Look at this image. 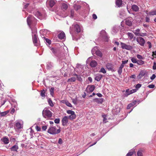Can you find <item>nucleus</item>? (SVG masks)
I'll return each instance as SVG.
<instances>
[{"label":"nucleus","mask_w":156,"mask_h":156,"mask_svg":"<svg viewBox=\"0 0 156 156\" xmlns=\"http://www.w3.org/2000/svg\"><path fill=\"white\" fill-rule=\"evenodd\" d=\"M27 22L28 25L31 29L32 33L33 41L35 46H38L39 43L37 35V29L36 28H32V26H35L37 23V20L31 15H29L27 18Z\"/></svg>","instance_id":"nucleus-1"},{"label":"nucleus","mask_w":156,"mask_h":156,"mask_svg":"<svg viewBox=\"0 0 156 156\" xmlns=\"http://www.w3.org/2000/svg\"><path fill=\"white\" fill-rule=\"evenodd\" d=\"M49 48L51 51L52 53L54 55L58 57H59L60 56V55H62L63 56L65 55V52H66L67 51H68L67 48L66 46L63 47V48L64 50L66 49V50L67 51H65V52L63 51H62V52H61L58 49L54 48H53L50 47Z\"/></svg>","instance_id":"nucleus-2"},{"label":"nucleus","mask_w":156,"mask_h":156,"mask_svg":"<svg viewBox=\"0 0 156 156\" xmlns=\"http://www.w3.org/2000/svg\"><path fill=\"white\" fill-rule=\"evenodd\" d=\"M49 48L51 51L52 53L54 55L58 57H59L60 56V55H62L63 56L65 55V52H66L67 51H68L67 48L66 46L63 47V48L64 50L66 49V50L67 51H65V52L63 51H62V52H61L58 49L54 48H53L50 47Z\"/></svg>","instance_id":"nucleus-3"},{"label":"nucleus","mask_w":156,"mask_h":156,"mask_svg":"<svg viewBox=\"0 0 156 156\" xmlns=\"http://www.w3.org/2000/svg\"><path fill=\"white\" fill-rule=\"evenodd\" d=\"M43 116L47 119H51L52 116V113L47 108H45L42 112Z\"/></svg>","instance_id":"nucleus-4"},{"label":"nucleus","mask_w":156,"mask_h":156,"mask_svg":"<svg viewBox=\"0 0 156 156\" xmlns=\"http://www.w3.org/2000/svg\"><path fill=\"white\" fill-rule=\"evenodd\" d=\"M60 129H57L55 126H51L48 129V132L50 134L55 135L60 133Z\"/></svg>","instance_id":"nucleus-5"},{"label":"nucleus","mask_w":156,"mask_h":156,"mask_svg":"<svg viewBox=\"0 0 156 156\" xmlns=\"http://www.w3.org/2000/svg\"><path fill=\"white\" fill-rule=\"evenodd\" d=\"M33 13L35 16L41 20L45 19L46 17L45 14H41L38 10H35Z\"/></svg>","instance_id":"nucleus-6"},{"label":"nucleus","mask_w":156,"mask_h":156,"mask_svg":"<svg viewBox=\"0 0 156 156\" xmlns=\"http://www.w3.org/2000/svg\"><path fill=\"white\" fill-rule=\"evenodd\" d=\"M100 37L101 39L104 41L107 42L108 41V38L106 33L105 30H102L100 33Z\"/></svg>","instance_id":"nucleus-7"},{"label":"nucleus","mask_w":156,"mask_h":156,"mask_svg":"<svg viewBox=\"0 0 156 156\" xmlns=\"http://www.w3.org/2000/svg\"><path fill=\"white\" fill-rule=\"evenodd\" d=\"M120 44L122 48L123 49H126L127 50H130L132 49L133 47L132 46L127 45L126 44L121 42Z\"/></svg>","instance_id":"nucleus-8"},{"label":"nucleus","mask_w":156,"mask_h":156,"mask_svg":"<svg viewBox=\"0 0 156 156\" xmlns=\"http://www.w3.org/2000/svg\"><path fill=\"white\" fill-rule=\"evenodd\" d=\"M137 42L141 46H144L145 43L144 39L142 37H139L136 39Z\"/></svg>","instance_id":"nucleus-9"},{"label":"nucleus","mask_w":156,"mask_h":156,"mask_svg":"<svg viewBox=\"0 0 156 156\" xmlns=\"http://www.w3.org/2000/svg\"><path fill=\"white\" fill-rule=\"evenodd\" d=\"M55 3L54 0H48L46 2V5L48 7H52L55 5Z\"/></svg>","instance_id":"nucleus-10"},{"label":"nucleus","mask_w":156,"mask_h":156,"mask_svg":"<svg viewBox=\"0 0 156 156\" xmlns=\"http://www.w3.org/2000/svg\"><path fill=\"white\" fill-rule=\"evenodd\" d=\"M23 127V124L19 121H16L14 126L15 129H19L22 128Z\"/></svg>","instance_id":"nucleus-11"},{"label":"nucleus","mask_w":156,"mask_h":156,"mask_svg":"<svg viewBox=\"0 0 156 156\" xmlns=\"http://www.w3.org/2000/svg\"><path fill=\"white\" fill-rule=\"evenodd\" d=\"M95 88L94 85H88L86 88V90L88 93H91L94 91Z\"/></svg>","instance_id":"nucleus-12"},{"label":"nucleus","mask_w":156,"mask_h":156,"mask_svg":"<svg viewBox=\"0 0 156 156\" xmlns=\"http://www.w3.org/2000/svg\"><path fill=\"white\" fill-rule=\"evenodd\" d=\"M133 21V19L131 17H129L126 20L125 23L126 25L130 26H132Z\"/></svg>","instance_id":"nucleus-13"},{"label":"nucleus","mask_w":156,"mask_h":156,"mask_svg":"<svg viewBox=\"0 0 156 156\" xmlns=\"http://www.w3.org/2000/svg\"><path fill=\"white\" fill-rule=\"evenodd\" d=\"M83 67V66L81 65L80 64H77L76 65V68L75 69V70L78 73H79L80 74H81L82 73L81 72H82V73L83 72H82L81 71V72H79L78 71V70H80V69H82Z\"/></svg>","instance_id":"nucleus-14"},{"label":"nucleus","mask_w":156,"mask_h":156,"mask_svg":"<svg viewBox=\"0 0 156 156\" xmlns=\"http://www.w3.org/2000/svg\"><path fill=\"white\" fill-rule=\"evenodd\" d=\"M107 68L109 71H114L115 70L113 69V66L112 64L110 63H108L106 64Z\"/></svg>","instance_id":"nucleus-15"},{"label":"nucleus","mask_w":156,"mask_h":156,"mask_svg":"<svg viewBox=\"0 0 156 156\" xmlns=\"http://www.w3.org/2000/svg\"><path fill=\"white\" fill-rule=\"evenodd\" d=\"M68 117L66 116H65L62 118V125L63 126H65L66 125L68 122Z\"/></svg>","instance_id":"nucleus-16"},{"label":"nucleus","mask_w":156,"mask_h":156,"mask_svg":"<svg viewBox=\"0 0 156 156\" xmlns=\"http://www.w3.org/2000/svg\"><path fill=\"white\" fill-rule=\"evenodd\" d=\"M48 32V30L46 29L41 30L40 31V33L41 36L44 38H45L44 36L47 34Z\"/></svg>","instance_id":"nucleus-17"},{"label":"nucleus","mask_w":156,"mask_h":156,"mask_svg":"<svg viewBox=\"0 0 156 156\" xmlns=\"http://www.w3.org/2000/svg\"><path fill=\"white\" fill-rule=\"evenodd\" d=\"M74 29L75 31L77 33H79L81 31L82 27L78 24L74 25Z\"/></svg>","instance_id":"nucleus-18"},{"label":"nucleus","mask_w":156,"mask_h":156,"mask_svg":"<svg viewBox=\"0 0 156 156\" xmlns=\"http://www.w3.org/2000/svg\"><path fill=\"white\" fill-rule=\"evenodd\" d=\"M146 73V72L145 70L141 71L137 76L138 78L139 79H141L142 77L144 76Z\"/></svg>","instance_id":"nucleus-19"},{"label":"nucleus","mask_w":156,"mask_h":156,"mask_svg":"<svg viewBox=\"0 0 156 156\" xmlns=\"http://www.w3.org/2000/svg\"><path fill=\"white\" fill-rule=\"evenodd\" d=\"M119 30V27L117 26L114 27L112 29V33L113 34H115L118 32Z\"/></svg>","instance_id":"nucleus-20"},{"label":"nucleus","mask_w":156,"mask_h":156,"mask_svg":"<svg viewBox=\"0 0 156 156\" xmlns=\"http://www.w3.org/2000/svg\"><path fill=\"white\" fill-rule=\"evenodd\" d=\"M60 102L63 104H65L67 106L70 107H72V105L68 101L66 100H62Z\"/></svg>","instance_id":"nucleus-21"},{"label":"nucleus","mask_w":156,"mask_h":156,"mask_svg":"<svg viewBox=\"0 0 156 156\" xmlns=\"http://www.w3.org/2000/svg\"><path fill=\"white\" fill-rule=\"evenodd\" d=\"M146 13L148 16H153L156 15V10H151V11L148 12L147 10Z\"/></svg>","instance_id":"nucleus-22"},{"label":"nucleus","mask_w":156,"mask_h":156,"mask_svg":"<svg viewBox=\"0 0 156 156\" xmlns=\"http://www.w3.org/2000/svg\"><path fill=\"white\" fill-rule=\"evenodd\" d=\"M126 16V14L124 10H122L120 12L119 17L120 18L122 19H124L125 18Z\"/></svg>","instance_id":"nucleus-23"},{"label":"nucleus","mask_w":156,"mask_h":156,"mask_svg":"<svg viewBox=\"0 0 156 156\" xmlns=\"http://www.w3.org/2000/svg\"><path fill=\"white\" fill-rule=\"evenodd\" d=\"M94 101L98 104H102L104 102V99L103 98H96L94 99Z\"/></svg>","instance_id":"nucleus-24"},{"label":"nucleus","mask_w":156,"mask_h":156,"mask_svg":"<svg viewBox=\"0 0 156 156\" xmlns=\"http://www.w3.org/2000/svg\"><path fill=\"white\" fill-rule=\"evenodd\" d=\"M115 4L118 7H120L122 6V0H116Z\"/></svg>","instance_id":"nucleus-25"},{"label":"nucleus","mask_w":156,"mask_h":156,"mask_svg":"<svg viewBox=\"0 0 156 156\" xmlns=\"http://www.w3.org/2000/svg\"><path fill=\"white\" fill-rule=\"evenodd\" d=\"M90 65L92 67H95L97 66V62L95 60H92L90 62Z\"/></svg>","instance_id":"nucleus-26"},{"label":"nucleus","mask_w":156,"mask_h":156,"mask_svg":"<svg viewBox=\"0 0 156 156\" xmlns=\"http://www.w3.org/2000/svg\"><path fill=\"white\" fill-rule=\"evenodd\" d=\"M18 149V146L17 145H15L10 148L11 151H16Z\"/></svg>","instance_id":"nucleus-27"},{"label":"nucleus","mask_w":156,"mask_h":156,"mask_svg":"<svg viewBox=\"0 0 156 156\" xmlns=\"http://www.w3.org/2000/svg\"><path fill=\"white\" fill-rule=\"evenodd\" d=\"M9 112V110H7L2 112H1L0 113V119H1L2 117H4Z\"/></svg>","instance_id":"nucleus-28"},{"label":"nucleus","mask_w":156,"mask_h":156,"mask_svg":"<svg viewBox=\"0 0 156 156\" xmlns=\"http://www.w3.org/2000/svg\"><path fill=\"white\" fill-rule=\"evenodd\" d=\"M69 5V4L67 3H62L61 6L62 9L66 10L68 8Z\"/></svg>","instance_id":"nucleus-29"},{"label":"nucleus","mask_w":156,"mask_h":156,"mask_svg":"<svg viewBox=\"0 0 156 156\" xmlns=\"http://www.w3.org/2000/svg\"><path fill=\"white\" fill-rule=\"evenodd\" d=\"M102 77V75L100 74H97L95 78V80H97V81H99L101 80V78Z\"/></svg>","instance_id":"nucleus-30"},{"label":"nucleus","mask_w":156,"mask_h":156,"mask_svg":"<svg viewBox=\"0 0 156 156\" xmlns=\"http://www.w3.org/2000/svg\"><path fill=\"white\" fill-rule=\"evenodd\" d=\"M58 37L60 39H62L65 37V35L64 32H61L58 35Z\"/></svg>","instance_id":"nucleus-31"},{"label":"nucleus","mask_w":156,"mask_h":156,"mask_svg":"<svg viewBox=\"0 0 156 156\" xmlns=\"http://www.w3.org/2000/svg\"><path fill=\"white\" fill-rule=\"evenodd\" d=\"M2 140L5 144H8L9 142V138L7 137H4Z\"/></svg>","instance_id":"nucleus-32"},{"label":"nucleus","mask_w":156,"mask_h":156,"mask_svg":"<svg viewBox=\"0 0 156 156\" xmlns=\"http://www.w3.org/2000/svg\"><path fill=\"white\" fill-rule=\"evenodd\" d=\"M76 115L75 114V113L70 115H69L68 117V118H69L70 120H73L75 119L76 118Z\"/></svg>","instance_id":"nucleus-33"},{"label":"nucleus","mask_w":156,"mask_h":156,"mask_svg":"<svg viewBox=\"0 0 156 156\" xmlns=\"http://www.w3.org/2000/svg\"><path fill=\"white\" fill-rule=\"evenodd\" d=\"M145 63V62L142 60H137V64L138 65L141 66L144 64Z\"/></svg>","instance_id":"nucleus-34"},{"label":"nucleus","mask_w":156,"mask_h":156,"mask_svg":"<svg viewBox=\"0 0 156 156\" xmlns=\"http://www.w3.org/2000/svg\"><path fill=\"white\" fill-rule=\"evenodd\" d=\"M120 112V109L118 108L116 109H113L112 110V112L113 114L117 115Z\"/></svg>","instance_id":"nucleus-35"},{"label":"nucleus","mask_w":156,"mask_h":156,"mask_svg":"<svg viewBox=\"0 0 156 156\" xmlns=\"http://www.w3.org/2000/svg\"><path fill=\"white\" fill-rule=\"evenodd\" d=\"M76 80V78L74 77H73L70 78H69L67 80L68 82H75Z\"/></svg>","instance_id":"nucleus-36"},{"label":"nucleus","mask_w":156,"mask_h":156,"mask_svg":"<svg viewBox=\"0 0 156 156\" xmlns=\"http://www.w3.org/2000/svg\"><path fill=\"white\" fill-rule=\"evenodd\" d=\"M47 68L50 69L53 66V65L51 62H48L47 64Z\"/></svg>","instance_id":"nucleus-37"},{"label":"nucleus","mask_w":156,"mask_h":156,"mask_svg":"<svg viewBox=\"0 0 156 156\" xmlns=\"http://www.w3.org/2000/svg\"><path fill=\"white\" fill-rule=\"evenodd\" d=\"M127 35H128L129 39L130 40L132 39L134 36V35L133 34L129 32H128L127 33Z\"/></svg>","instance_id":"nucleus-38"},{"label":"nucleus","mask_w":156,"mask_h":156,"mask_svg":"<svg viewBox=\"0 0 156 156\" xmlns=\"http://www.w3.org/2000/svg\"><path fill=\"white\" fill-rule=\"evenodd\" d=\"M140 30L139 29H137L134 30L133 32L136 36H138L139 34L140 33Z\"/></svg>","instance_id":"nucleus-39"},{"label":"nucleus","mask_w":156,"mask_h":156,"mask_svg":"<svg viewBox=\"0 0 156 156\" xmlns=\"http://www.w3.org/2000/svg\"><path fill=\"white\" fill-rule=\"evenodd\" d=\"M95 54L97 55L100 57H101L102 56V54L101 52L98 50L97 51H95Z\"/></svg>","instance_id":"nucleus-40"},{"label":"nucleus","mask_w":156,"mask_h":156,"mask_svg":"<svg viewBox=\"0 0 156 156\" xmlns=\"http://www.w3.org/2000/svg\"><path fill=\"white\" fill-rule=\"evenodd\" d=\"M98 48L97 47H94L92 50L91 52L93 54H95V52L97 51L98 50Z\"/></svg>","instance_id":"nucleus-41"},{"label":"nucleus","mask_w":156,"mask_h":156,"mask_svg":"<svg viewBox=\"0 0 156 156\" xmlns=\"http://www.w3.org/2000/svg\"><path fill=\"white\" fill-rule=\"evenodd\" d=\"M131 60L132 62L134 63H137V60L136 58L134 57H131Z\"/></svg>","instance_id":"nucleus-42"},{"label":"nucleus","mask_w":156,"mask_h":156,"mask_svg":"<svg viewBox=\"0 0 156 156\" xmlns=\"http://www.w3.org/2000/svg\"><path fill=\"white\" fill-rule=\"evenodd\" d=\"M99 72L100 73H102L103 74L106 73V70L104 67H101L100 70L99 71Z\"/></svg>","instance_id":"nucleus-43"},{"label":"nucleus","mask_w":156,"mask_h":156,"mask_svg":"<svg viewBox=\"0 0 156 156\" xmlns=\"http://www.w3.org/2000/svg\"><path fill=\"white\" fill-rule=\"evenodd\" d=\"M40 95L42 97H44L45 96V90H43L41 91Z\"/></svg>","instance_id":"nucleus-44"},{"label":"nucleus","mask_w":156,"mask_h":156,"mask_svg":"<svg viewBox=\"0 0 156 156\" xmlns=\"http://www.w3.org/2000/svg\"><path fill=\"white\" fill-rule=\"evenodd\" d=\"M48 104L51 107H53L54 106V104L53 102L51 99H49L48 100Z\"/></svg>","instance_id":"nucleus-45"},{"label":"nucleus","mask_w":156,"mask_h":156,"mask_svg":"<svg viewBox=\"0 0 156 156\" xmlns=\"http://www.w3.org/2000/svg\"><path fill=\"white\" fill-rule=\"evenodd\" d=\"M133 154V150H131L127 154L126 156H131Z\"/></svg>","instance_id":"nucleus-46"},{"label":"nucleus","mask_w":156,"mask_h":156,"mask_svg":"<svg viewBox=\"0 0 156 156\" xmlns=\"http://www.w3.org/2000/svg\"><path fill=\"white\" fill-rule=\"evenodd\" d=\"M136 57L139 60H142L144 59V57H143L142 55L139 54L137 55Z\"/></svg>","instance_id":"nucleus-47"},{"label":"nucleus","mask_w":156,"mask_h":156,"mask_svg":"<svg viewBox=\"0 0 156 156\" xmlns=\"http://www.w3.org/2000/svg\"><path fill=\"white\" fill-rule=\"evenodd\" d=\"M137 89H133L130 90L129 93L128 94V95H130L136 92L137 91Z\"/></svg>","instance_id":"nucleus-48"},{"label":"nucleus","mask_w":156,"mask_h":156,"mask_svg":"<svg viewBox=\"0 0 156 156\" xmlns=\"http://www.w3.org/2000/svg\"><path fill=\"white\" fill-rule=\"evenodd\" d=\"M132 10H138L139 8L137 5H133L132 6Z\"/></svg>","instance_id":"nucleus-49"},{"label":"nucleus","mask_w":156,"mask_h":156,"mask_svg":"<svg viewBox=\"0 0 156 156\" xmlns=\"http://www.w3.org/2000/svg\"><path fill=\"white\" fill-rule=\"evenodd\" d=\"M137 103V104H138L139 103V101H134L130 104H132L131 105L132 106H133L135 105Z\"/></svg>","instance_id":"nucleus-50"},{"label":"nucleus","mask_w":156,"mask_h":156,"mask_svg":"<svg viewBox=\"0 0 156 156\" xmlns=\"http://www.w3.org/2000/svg\"><path fill=\"white\" fill-rule=\"evenodd\" d=\"M122 69L120 67H119L118 70V72L119 75H121L122 73Z\"/></svg>","instance_id":"nucleus-51"},{"label":"nucleus","mask_w":156,"mask_h":156,"mask_svg":"<svg viewBox=\"0 0 156 156\" xmlns=\"http://www.w3.org/2000/svg\"><path fill=\"white\" fill-rule=\"evenodd\" d=\"M74 8L76 10H78L80 9L81 6L80 5H75V4H74Z\"/></svg>","instance_id":"nucleus-52"},{"label":"nucleus","mask_w":156,"mask_h":156,"mask_svg":"<svg viewBox=\"0 0 156 156\" xmlns=\"http://www.w3.org/2000/svg\"><path fill=\"white\" fill-rule=\"evenodd\" d=\"M66 112L68 114L70 115L73 114L75 113V112L73 111L70 110H68Z\"/></svg>","instance_id":"nucleus-53"},{"label":"nucleus","mask_w":156,"mask_h":156,"mask_svg":"<svg viewBox=\"0 0 156 156\" xmlns=\"http://www.w3.org/2000/svg\"><path fill=\"white\" fill-rule=\"evenodd\" d=\"M45 40L47 43V45L48 44V45H50L51 43V41L47 38H45Z\"/></svg>","instance_id":"nucleus-54"},{"label":"nucleus","mask_w":156,"mask_h":156,"mask_svg":"<svg viewBox=\"0 0 156 156\" xmlns=\"http://www.w3.org/2000/svg\"><path fill=\"white\" fill-rule=\"evenodd\" d=\"M54 87L51 88L50 90V94L52 96H53L54 94Z\"/></svg>","instance_id":"nucleus-55"},{"label":"nucleus","mask_w":156,"mask_h":156,"mask_svg":"<svg viewBox=\"0 0 156 156\" xmlns=\"http://www.w3.org/2000/svg\"><path fill=\"white\" fill-rule=\"evenodd\" d=\"M137 155L138 156H142V151L139 150L137 153Z\"/></svg>","instance_id":"nucleus-56"},{"label":"nucleus","mask_w":156,"mask_h":156,"mask_svg":"<svg viewBox=\"0 0 156 156\" xmlns=\"http://www.w3.org/2000/svg\"><path fill=\"white\" fill-rule=\"evenodd\" d=\"M146 35V33H140L139 34L138 36H140L142 37H144Z\"/></svg>","instance_id":"nucleus-57"},{"label":"nucleus","mask_w":156,"mask_h":156,"mask_svg":"<svg viewBox=\"0 0 156 156\" xmlns=\"http://www.w3.org/2000/svg\"><path fill=\"white\" fill-rule=\"evenodd\" d=\"M56 124H58L60 122V119L59 118L56 119L54 120Z\"/></svg>","instance_id":"nucleus-58"},{"label":"nucleus","mask_w":156,"mask_h":156,"mask_svg":"<svg viewBox=\"0 0 156 156\" xmlns=\"http://www.w3.org/2000/svg\"><path fill=\"white\" fill-rule=\"evenodd\" d=\"M71 15L70 17L72 18L73 17L74 15V10H71L70 11Z\"/></svg>","instance_id":"nucleus-59"},{"label":"nucleus","mask_w":156,"mask_h":156,"mask_svg":"<svg viewBox=\"0 0 156 156\" xmlns=\"http://www.w3.org/2000/svg\"><path fill=\"white\" fill-rule=\"evenodd\" d=\"M102 116L103 118V122H106L107 120V119L106 118V116L105 115H102Z\"/></svg>","instance_id":"nucleus-60"},{"label":"nucleus","mask_w":156,"mask_h":156,"mask_svg":"<svg viewBox=\"0 0 156 156\" xmlns=\"http://www.w3.org/2000/svg\"><path fill=\"white\" fill-rule=\"evenodd\" d=\"M141 86V84L140 83L137 84L136 86V88L138 89Z\"/></svg>","instance_id":"nucleus-61"},{"label":"nucleus","mask_w":156,"mask_h":156,"mask_svg":"<svg viewBox=\"0 0 156 156\" xmlns=\"http://www.w3.org/2000/svg\"><path fill=\"white\" fill-rule=\"evenodd\" d=\"M148 87L150 88H153L155 87V85L154 84H150L149 85Z\"/></svg>","instance_id":"nucleus-62"},{"label":"nucleus","mask_w":156,"mask_h":156,"mask_svg":"<svg viewBox=\"0 0 156 156\" xmlns=\"http://www.w3.org/2000/svg\"><path fill=\"white\" fill-rule=\"evenodd\" d=\"M73 102L75 104H77V99H72Z\"/></svg>","instance_id":"nucleus-63"},{"label":"nucleus","mask_w":156,"mask_h":156,"mask_svg":"<svg viewBox=\"0 0 156 156\" xmlns=\"http://www.w3.org/2000/svg\"><path fill=\"white\" fill-rule=\"evenodd\" d=\"M153 69L154 70L156 69V62H154L153 66Z\"/></svg>","instance_id":"nucleus-64"}]
</instances>
